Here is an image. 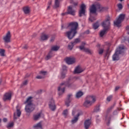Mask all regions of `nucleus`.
<instances>
[{
	"label": "nucleus",
	"instance_id": "8fccbe9b",
	"mask_svg": "<svg viewBox=\"0 0 129 129\" xmlns=\"http://www.w3.org/2000/svg\"><path fill=\"white\" fill-rule=\"evenodd\" d=\"M28 84V80H25L23 82V85H27Z\"/></svg>",
	"mask_w": 129,
	"mask_h": 129
},
{
	"label": "nucleus",
	"instance_id": "473e14b6",
	"mask_svg": "<svg viewBox=\"0 0 129 129\" xmlns=\"http://www.w3.org/2000/svg\"><path fill=\"white\" fill-rule=\"evenodd\" d=\"M59 48L60 47L59 46H52L51 47V52H52V51H58V50H59Z\"/></svg>",
	"mask_w": 129,
	"mask_h": 129
},
{
	"label": "nucleus",
	"instance_id": "2f4dec72",
	"mask_svg": "<svg viewBox=\"0 0 129 129\" xmlns=\"http://www.w3.org/2000/svg\"><path fill=\"white\" fill-rule=\"evenodd\" d=\"M96 20V18H95L94 17L92 16V14H90V17L89 18V21L91 22V23L93 22L94 21H95Z\"/></svg>",
	"mask_w": 129,
	"mask_h": 129
},
{
	"label": "nucleus",
	"instance_id": "c756f323",
	"mask_svg": "<svg viewBox=\"0 0 129 129\" xmlns=\"http://www.w3.org/2000/svg\"><path fill=\"white\" fill-rule=\"evenodd\" d=\"M33 127L36 128H42V124L41 123V122H39L37 124L34 125L33 126Z\"/></svg>",
	"mask_w": 129,
	"mask_h": 129
},
{
	"label": "nucleus",
	"instance_id": "de8ad7c7",
	"mask_svg": "<svg viewBox=\"0 0 129 129\" xmlns=\"http://www.w3.org/2000/svg\"><path fill=\"white\" fill-rule=\"evenodd\" d=\"M80 50H83L84 51V49H85V47L84 46L81 45L79 46Z\"/></svg>",
	"mask_w": 129,
	"mask_h": 129
},
{
	"label": "nucleus",
	"instance_id": "f704fd0d",
	"mask_svg": "<svg viewBox=\"0 0 129 129\" xmlns=\"http://www.w3.org/2000/svg\"><path fill=\"white\" fill-rule=\"evenodd\" d=\"M81 40H80V38H76L75 39V41L74 42H73V44H74V45H76V44H78V43H80Z\"/></svg>",
	"mask_w": 129,
	"mask_h": 129
},
{
	"label": "nucleus",
	"instance_id": "dca6fc26",
	"mask_svg": "<svg viewBox=\"0 0 129 129\" xmlns=\"http://www.w3.org/2000/svg\"><path fill=\"white\" fill-rule=\"evenodd\" d=\"M96 11H97V7H96V4H93L90 7V14H95L96 13Z\"/></svg>",
	"mask_w": 129,
	"mask_h": 129
},
{
	"label": "nucleus",
	"instance_id": "c85d7f7f",
	"mask_svg": "<svg viewBox=\"0 0 129 129\" xmlns=\"http://www.w3.org/2000/svg\"><path fill=\"white\" fill-rule=\"evenodd\" d=\"M82 95H83V92L81 91H79L78 93H77L76 97V98H80V97H81Z\"/></svg>",
	"mask_w": 129,
	"mask_h": 129
},
{
	"label": "nucleus",
	"instance_id": "a878e982",
	"mask_svg": "<svg viewBox=\"0 0 129 129\" xmlns=\"http://www.w3.org/2000/svg\"><path fill=\"white\" fill-rule=\"evenodd\" d=\"M60 7V1L59 0H55L54 5L53 6V9H57Z\"/></svg>",
	"mask_w": 129,
	"mask_h": 129
},
{
	"label": "nucleus",
	"instance_id": "680f3d73",
	"mask_svg": "<svg viewBox=\"0 0 129 129\" xmlns=\"http://www.w3.org/2000/svg\"><path fill=\"white\" fill-rule=\"evenodd\" d=\"M66 15H68V14H67V12H66V13H62V14H61V16H66Z\"/></svg>",
	"mask_w": 129,
	"mask_h": 129
},
{
	"label": "nucleus",
	"instance_id": "423d86ee",
	"mask_svg": "<svg viewBox=\"0 0 129 129\" xmlns=\"http://www.w3.org/2000/svg\"><path fill=\"white\" fill-rule=\"evenodd\" d=\"M124 18H125V14H120L117 20L114 22V26H116V27H119V25L121 24L122 22H123Z\"/></svg>",
	"mask_w": 129,
	"mask_h": 129
},
{
	"label": "nucleus",
	"instance_id": "4d7b16f0",
	"mask_svg": "<svg viewBox=\"0 0 129 129\" xmlns=\"http://www.w3.org/2000/svg\"><path fill=\"white\" fill-rule=\"evenodd\" d=\"M76 113V110H73V112H72V115H73V116L75 115Z\"/></svg>",
	"mask_w": 129,
	"mask_h": 129
},
{
	"label": "nucleus",
	"instance_id": "f257e3e1",
	"mask_svg": "<svg viewBox=\"0 0 129 129\" xmlns=\"http://www.w3.org/2000/svg\"><path fill=\"white\" fill-rule=\"evenodd\" d=\"M68 29L70 31H67L64 33L66 37H68L69 40H72L75 36H76L77 33V29L78 28V23L72 22L68 26Z\"/></svg>",
	"mask_w": 129,
	"mask_h": 129
},
{
	"label": "nucleus",
	"instance_id": "338daca9",
	"mask_svg": "<svg viewBox=\"0 0 129 129\" xmlns=\"http://www.w3.org/2000/svg\"><path fill=\"white\" fill-rule=\"evenodd\" d=\"M47 10H50V6L49 5H48V6L47 7V9H46Z\"/></svg>",
	"mask_w": 129,
	"mask_h": 129
},
{
	"label": "nucleus",
	"instance_id": "72a5a7b5",
	"mask_svg": "<svg viewBox=\"0 0 129 129\" xmlns=\"http://www.w3.org/2000/svg\"><path fill=\"white\" fill-rule=\"evenodd\" d=\"M84 52H85L86 53H88V54H92V51L91 50L86 48L85 47L84 49Z\"/></svg>",
	"mask_w": 129,
	"mask_h": 129
},
{
	"label": "nucleus",
	"instance_id": "4468645a",
	"mask_svg": "<svg viewBox=\"0 0 129 129\" xmlns=\"http://www.w3.org/2000/svg\"><path fill=\"white\" fill-rule=\"evenodd\" d=\"M73 96V95L72 94H69L68 95L67 99L66 100V105L68 107L70 106V103L71 102L72 100V97Z\"/></svg>",
	"mask_w": 129,
	"mask_h": 129
},
{
	"label": "nucleus",
	"instance_id": "39448f33",
	"mask_svg": "<svg viewBox=\"0 0 129 129\" xmlns=\"http://www.w3.org/2000/svg\"><path fill=\"white\" fill-rule=\"evenodd\" d=\"M124 52V46H119L116 50L115 52L112 56L113 61H118L119 60V54H122Z\"/></svg>",
	"mask_w": 129,
	"mask_h": 129
},
{
	"label": "nucleus",
	"instance_id": "6e6d98bb",
	"mask_svg": "<svg viewBox=\"0 0 129 129\" xmlns=\"http://www.w3.org/2000/svg\"><path fill=\"white\" fill-rule=\"evenodd\" d=\"M52 5V1H49L48 3V6H51Z\"/></svg>",
	"mask_w": 129,
	"mask_h": 129
},
{
	"label": "nucleus",
	"instance_id": "393cba45",
	"mask_svg": "<svg viewBox=\"0 0 129 129\" xmlns=\"http://www.w3.org/2000/svg\"><path fill=\"white\" fill-rule=\"evenodd\" d=\"M107 31H108V29L103 28V30H101L100 32V37H103L107 33Z\"/></svg>",
	"mask_w": 129,
	"mask_h": 129
},
{
	"label": "nucleus",
	"instance_id": "1a4fd4ad",
	"mask_svg": "<svg viewBox=\"0 0 129 129\" xmlns=\"http://www.w3.org/2000/svg\"><path fill=\"white\" fill-rule=\"evenodd\" d=\"M86 10V6L84 4H82L80 7V10L79 13V17H82L85 15V12Z\"/></svg>",
	"mask_w": 129,
	"mask_h": 129
},
{
	"label": "nucleus",
	"instance_id": "5701e85b",
	"mask_svg": "<svg viewBox=\"0 0 129 129\" xmlns=\"http://www.w3.org/2000/svg\"><path fill=\"white\" fill-rule=\"evenodd\" d=\"M96 7H97V11L98 12H103L104 10H105V8L104 7H102L101 5L99 4H96Z\"/></svg>",
	"mask_w": 129,
	"mask_h": 129
},
{
	"label": "nucleus",
	"instance_id": "7ed1b4c3",
	"mask_svg": "<svg viewBox=\"0 0 129 129\" xmlns=\"http://www.w3.org/2000/svg\"><path fill=\"white\" fill-rule=\"evenodd\" d=\"M67 87H72V84L69 82V81L61 83L57 88L58 94L59 96L62 95L65 92V88Z\"/></svg>",
	"mask_w": 129,
	"mask_h": 129
},
{
	"label": "nucleus",
	"instance_id": "a211bd4d",
	"mask_svg": "<svg viewBox=\"0 0 129 129\" xmlns=\"http://www.w3.org/2000/svg\"><path fill=\"white\" fill-rule=\"evenodd\" d=\"M42 112H40L33 115V119L34 120H39L42 116Z\"/></svg>",
	"mask_w": 129,
	"mask_h": 129
},
{
	"label": "nucleus",
	"instance_id": "2eb2a0df",
	"mask_svg": "<svg viewBox=\"0 0 129 129\" xmlns=\"http://www.w3.org/2000/svg\"><path fill=\"white\" fill-rule=\"evenodd\" d=\"M75 13H76V11H75V10L73 9L72 7L69 6L68 7V10H67L68 15H71V16H75Z\"/></svg>",
	"mask_w": 129,
	"mask_h": 129
},
{
	"label": "nucleus",
	"instance_id": "79ce46f5",
	"mask_svg": "<svg viewBox=\"0 0 129 129\" xmlns=\"http://www.w3.org/2000/svg\"><path fill=\"white\" fill-rule=\"evenodd\" d=\"M62 72H67V67L65 65L62 66Z\"/></svg>",
	"mask_w": 129,
	"mask_h": 129
},
{
	"label": "nucleus",
	"instance_id": "09e8293b",
	"mask_svg": "<svg viewBox=\"0 0 129 129\" xmlns=\"http://www.w3.org/2000/svg\"><path fill=\"white\" fill-rule=\"evenodd\" d=\"M36 78H37V79H42V78H44V77L41 76H37Z\"/></svg>",
	"mask_w": 129,
	"mask_h": 129
},
{
	"label": "nucleus",
	"instance_id": "052dcab7",
	"mask_svg": "<svg viewBox=\"0 0 129 129\" xmlns=\"http://www.w3.org/2000/svg\"><path fill=\"white\" fill-rule=\"evenodd\" d=\"M108 53H109V48H108L107 49V51L106 52V55H107L108 54Z\"/></svg>",
	"mask_w": 129,
	"mask_h": 129
},
{
	"label": "nucleus",
	"instance_id": "9b49d317",
	"mask_svg": "<svg viewBox=\"0 0 129 129\" xmlns=\"http://www.w3.org/2000/svg\"><path fill=\"white\" fill-rule=\"evenodd\" d=\"M16 112H15L14 113V120H17L18 119V117H20L21 116V114H22V112H21V110L19 109V106H16Z\"/></svg>",
	"mask_w": 129,
	"mask_h": 129
},
{
	"label": "nucleus",
	"instance_id": "58836bf2",
	"mask_svg": "<svg viewBox=\"0 0 129 129\" xmlns=\"http://www.w3.org/2000/svg\"><path fill=\"white\" fill-rule=\"evenodd\" d=\"M62 114L64 115V117H67V115H68V110H64L62 113Z\"/></svg>",
	"mask_w": 129,
	"mask_h": 129
},
{
	"label": "nucleus",
	"instance_id": "a19ab883",
	"mask_svg": "<svg viewBox=\"0 0 129 129\" xmlns=\"http://www.w3.org/2000/svg\"><path fill=\"white\" fill-rule=\"evenodd\" d=\"M114 104H113V105L111 106L110 107L108 108V109H107V113H108V112H109V111H110V110H111V109H112L113 108V107H114Z\"/></svg>",
	"mask_w": 129,
	"mask_h": 129
},
{
	"label": "nucleus",
	"instance_id": "13d9d810",
	"mask_svg": "<svg viewBox=\"0 0 129 129\" xmlns=\"http://www.w3.org/2000/svg\"><path fill=\"white\" fill-rule=\"evenodd\" d=\"M24 49H25V50H26V49H28V45H25L24 46H23V47Z\"/></svg>",
	"mask_w": 129,
	"mask_h": 129
},
{
	"label": "nucleus",
	"instance_id": "49530a36",
	"mask_svg": "<svg viewBox=\"0 0 129 129\" xmlns=\"http://www.w3.org/2000/svg\"><path fill=\"white\" fill-rule=\"evenodd\" d=\"M103 49H100L99 50V55H102L103 53Z\"/></svg>",
	"mask_w": 129,
	"mask_h": 129
},
{
	"label": "nucleus",
	"instance_id": "4c0bfd02",
	"mask_svg": "<svg viewBox=\"0 0 129 129\" xmlns=\"http://www.w3.org/2000/svg\"><path fill=\"white\" fill-rule=\"evenodd\" d=\"M13 126H14V123L13 122H11V123H8V124L7 125V127L8 129H11V127H13Z\"/></svg>",
	"mask_w": 129,
	"mask_h": 129
},
{
	"label": "nucleus",
	"instance_id": "4be33fe9",
	"mask_svg": "<svg viewBox=\"0 0 129 129\" xmlns=\"http://www.w3.org/2000/svg\"><path fill=\"white\" fill-rule=\"evenodd\" d=\"M105 120L106 122L107 125H109V122L110 121V115H109V114L107 113L105 115Z\"/></svg>",
	"mask_w": 129,
	"mask_h": 129
},
{
	"label": "nucleus",
	"instance_id": "0eeeda50",
	"mask_svg": "<svg viewBox=\"0 0 129 129\" xmlns=\"http://www.w3.org/2000/svg\"><path fill=\"white\" fill-rule=\"evenodd\" d=\"M109 21H110V17L108 16L106 20L102 23V26L103 29L109 30V26H110V22Z\"/></svg>",
	"mask_w": 129,
	"mask_h": 129
},
{
	"label": "nucleus",
	"instance_id": "0e129e2a",
	"mask_svg": "<svg viewBox=\"0 0 129 129\" xmlns=\"http://www.w3.org/2000/svg\"><path fill=\"white\" fill-rule=\"evenodd\" d=\"M78 5V3H74V6H77Z\"/></svg>",
	"mask_w": 129,
	"mask_h": 129
},
{
	"label": "nucleus",
	"instance_id": "603ef678",
	"mask_svg": "<svg viewBox=\"0 0 129 129\" xmlns=\"http://www.w3.org/2000/svg\"><path fill=\"white\" fill-rule=\"evenodd\" d=\"M90 33V32L89 31V30H87L85 32V34H86L87 35H88V34H89Z\"/></svg>",
	"mask_w": 129,
	"mask_h": 129
},
{
	"label": "nucleus",
	"instance_id": "aec40b11",
	"mask_svg": "<svg viewBox=\"0 0 129 129\" xmlns=\"http://www.w3.org/2000/svg\"><path fill=\"white\" fill-rule=\"evenodd\" d=\"M23 10L25 15H30V13H31V9L29 7H25L23 8Z\"/></svg>",
	"mask_w": 129,
	"mask_h": 129
},
{
	"label": "nucleus",
	"instance_id": "f03ea898",
	"mask_svg": "<svg viewBox=\"0 0 129 129\" xmlns=\"http://www.w3.org/2000/svg\"><path fill=\"white\" fill-rule=\"evenodd\" d=\"M32 98L33 97L32 96L28 97L26 101L24 102V104H27L25 109L27 113H31L32 111L35 110V105L33 103Z\"/></svg>",
	"mask_w": 129,
	"mask_h": 129
},
{
	"label": "nucleus",
	"instance_id": "e2e57ef3",
	"mask_svg": "<svg viewBox=\"0 0 129 129\" xmlns=\"http://www.w3.org/2000/svg\"><path fill=\"white\" fill-rule=\"evenodd\" d=\"M126 30L127 31H128V32L129 31V26H127L126 27Z\"/></svg>",
	"mask_w": 129,
	"mask_h": 129
},
{
	"label": "nucleus",
	"instance_id": "20e7f679",
	"mask_svg": "<svg viewBox=\"0 0 129 129\" xmlns=\"http://www.w3.org/2000/svg\"><path fill=\"white\" fill-rule=\"evenodd\" d=\"M96 101V98L94 96H88L86 98L85 102L84 103V106L85 107H89L91 106L94 102Z\"/></svg>",
	"mask_w": 129,
	"mask_h": 129
},
{
	"label": "nucleus",
	"instance_id": "9d476101",
	"mask_svg": "<svg viewBox=\"0 0 129 129\" xmlns=\"http://www.w3.org/2000/svg\"><path fill=\"white\" fill-rule=\"evenodd\" d=\"M12 95L13 92L12 91H10L5 93L3 97V100L4 101H7V100H11V99H12Z\"/></svg>",
	"mask_w": 129,
	"mask_h": 129
},
{
	"label": "nucleus",
	"instance_id": "6e6552de",
	"mask_svg": "<svg viewBox=\"0 0 129 129\" xmlns=\"http://www.w3.org/2000/svg\"><path fill=\"white\" fill-rule=\"evenodd\" d=\"M48 105L49 108L52 111H54L56 109V104H55V100L53 98H51L49 100Z\"/></svg>",
	"mask_w": 129,
	"mask_h": 129
},
{
	"label": "nucleus",
	"instance_id": "69168bd1",
	"mask_svg": "<svg viewBox=\"0 0 129 129\" xmlns=\"http://www.w3.org/2000/svg\"><path fill=\"white\" fill-rule=\"evenodd\" d=\"M61 30H63L64 29V25L63 24L61 25Z\"/></svg>",
	"mask_w": 129,
	"mask_h": 129
},
{
	"label": "nucleus",
	"instance_id": "6ab92c4d",
	"mask_svg": "<svg viewBox=\"0 0 129 129\" xmlns=\"http://www.w3.org/2000/svg\"><path fill=\"white\" fill-rule=\"evenodd\" d=\"M79 116H80V113H78L76 116L74 117L73 119L71 120V122L72 124H74V123H76L77 121H78V119H79Z\"/></svg>",
	"mask_w": 129,
	"mask_h": 129
},
{
	"label": "nucleus",
	"instance_id": "f8f14e48",
	"mask_svg": "<svg viewBox=\"0 0 129 129\" xmlns=\"http://www.w3.org/2000/svg\"><path fill=\"white\" fill-rule=\"evenodd\" d=\"M11 32L8 31L6 34V36H4L3 40L5 43H11Z\"/></svg>",
	"mask_w": 129,
	"mask_h": 129
},
{
	"label": "nucleus",
	"instance_id": "bb28decb",
	"mask_svg": "<svg viewBox=\"0 0 129 129\" xmlns=\"http://www.w3.org/2000/svg\"><path fill=\"white\" fill-rule=\"evenodd\" d=\"M48 38H49L48 35L42 34L40 36V40L41 41H45L46 40H48Z\"/></svg>",
	"mask_w": 129,
	"mask_h": 129
},
{
	"label": "nucleus",
	"instance_id": "c03bdc74",
	"mask_svg": "<svg viewBox=\"0 0 129 129\" xmlns=\"http://www.w3.org/2000/svg\"><path fill=\"white\" fill-rule=\"evenodd\" d=\"M46 73H47V72L43 71H41L39 72V74H42V75H44V76L46 75Z\"/></svg>",
	"mask_w": 129,
	"mask_h": 129
},
{
	"label": "nucleus",
	"instance_id": "ea45409f",
	"mask_svg": "<svg viewBox=\"0 0 129 129\" xmlns=\"http://www.w3.org/2000/svg\"><path fill=\"white\" fill-rule=\"evenodd\" d=\"M100 106L98 105V106L96 107L94 109V112H98V111H100Z\"/></svg>",
	"mask_w": 129,
	"mask_h": 129
},
{
	"label": "nucleus",
	"instance_id": "ddd939ff",
	"mask_svg": "<svg viewBox=\"0 0 129 129\" xmlns=\"http://www.w3.org/2000/svg\"><path fill=\"white\" fill-rule=\"evenodd\" d=\"M66 62L68 65H71L76 62V59L74 57H67L66 58Z\"/></svg>",
	"mask_w": 129,
	"mask_h": 129
},
{
	"label": "nucleus",
	"instance_id": "f3484780",
	"mask_svg": "<svg viewBox=\"0 0 129 129\" xmlns=\"http://www.w3.org/2000/svg\"><path fill=\"white\" fill-rule=\"evenodd\" d=\"M90 124H91V119H87L84 122V127L85 129H89V126H90Z\"/></svg>",
	"mask_w": 129,
	"mask_h": 129
},
{
	"label": "nucleus",
	"instance_id": "37998d69",
	"mask_svg": "<svg viewBox=\"0 0 129 129\" xmlns=\"http://www.w3.org/2000/svg\"><path fill=\"white\" fill-rule=\"evenodd\" d=\"M118 10H122V5L121 4H118L117 5Z\"/></svg>",
	"mask_w": 129,
	"mask_h": 129
},
{
	"label": "nucleus",
	"instance_id": "864d4df0",
	"mask_svg": "<svg viewBox=\"0 0 129 129\" xmlns=\"http://www.w3.org/2000/svg\"><path fill=\"white\" fill-rule=\"evenodd\" d=\"M116 114H117V110H116L114 111V112H113V115H116Z\"/></svg>",
	"mask_w": 129,
	"mask_h": 129
},
{
	"label": "nucleus",
	"instance_id": "a18cd8bd",
	"mask_svg": "<svg viewBox=\"0 0 129 129\" xmlns=\"http://www.w3.org/2000/svg\"><path fill=\"white\" fill-rule=\"evenodd\" d=\"M112 98V96H109L107 98V101H110Z\"/></svg>",
	"mask_w": 129,
	"mask_h": 129
},
{
	"label": "nucleus",
	"instance_id": "c9c22d12",
	"mask_svg": "<svg viewBox=\"0 0 129 129\" xmlns=\"http://www.w3.org/2000/svg\"><path fill=\"white\" fill-rule=\"evenodd\" d=\"M6 52V50L4 49H0V55L2 57H4L5 56V52Z\"/></svg>",
	"mask_w": 129,
	"mask_h": 129
},
{
	"label": "nucleus",
	"instance_id": "cd10ccee",
	"mask_svg": "<svg viewBox=\"0 0 129 129\" xmlns=\"http://www.w3.org/2000/svg\"><path fill=\"white\" fill-rule=\"evenodd\" d=\"M74 46H75V44L73 43V42H71L69 44L68 46V49H69V50H72Z\"/></svg>",
	"mask_w": 129,
	"mask_h": 129
},
{
	"label": "nucleus",
	"instance_id": "412c9836",
	"mask_svg": "<svg viewBox=\"0 0 129 129\" xmlns=\"http://www.w3.org/2000/svg\"><path fill=\"white\" fill-rule=\"evenodd\" d=\"M82 72H83V70H82L80 66L77 67L74 71L75 74H79V73H82Z\"/></svg>",
	"mask_w": 129,
	"mask_h": 129
},
{
	"label": "nucleus",
	"instance_id": "774afa93",
	"mask_svg": "<svg viewBox=\"0 0 129 129\" xmlns=\"http://www.w3.org/2000/svg\"><path fill=\"white\" fill-rule=\"evenodd\" d=\"M82 46H84H84H85V43L82 42Z\"/></svg>",
	"mask_w": 129,
	"mask_h": 129
},
{
	"label": "nucleus",
	"instance_id": "b1692460",
	"mask_svg": "<svg viewBox=\"0 0 129 129\" xmlns=\"http://www.w3.org/2000/svg\"><path fill=\"white\" fill-rule=\"evenodd\" d=\"M53 57V52L52 50H50L49 52L48 53V54L45 57V59L47 61L48 60H50L51 58Z\"/></svg>",
	"mask_w": 129,
	"mask_h": 129
},
{
	"label": "nucleus",
	"instance_id": "bf43d9fd",
	"mask_svg": "<svg viewBox=\"0 0 129 129\" xmlns=\"http://www.w3.org/2000/svg\"><path fill=\"white\" fill-rule=\"evenodd\" d=\"M118 89H119V87H116L115 88V91H117V90H118Z\"/></svg>",
	"mask_w": 129,
	"mask_h": 129
},
{
	"label": "nucleus",
	"instance_id": "3c124183",
	"mask_svg": "<svg viewBox=\"0 0 129 129\" xmlns=\"http://www.w3.org/2000/svg\"><path fill=\"white\" fill-rule=\"evenodd\" d=\"M54 40H55V37H52L50 39V42H54Z\"/></svg>",
	"mask_w": 129,
	"mask_h": 129
},
{
	"label": "nucleus",
	"instance_id": "7c9ffc66",
	"mask_svg": "<svg viewBox=\"0 0 129 129\" xmlns=\"http://www.w3.org/2000/svg\"><path fill=\"white\" fill-rule=\"evenodd\" d=\"M93 28L94 30H96V29H98V28H99V23H98V22H96L93 24Z\"/></svg>",
	"mask_w": 129,
	"mask_h": 129
},
{
	"label": "nucleus",
	"instance_id": "5fc2aeb1",
	"mask_svg": "<svg viewBox=\"0 0 129 129\" xmlns=\"http://www.w3.org/2000/svg\"><path fill=\"white\" fill-rule=\"evenodd\" d=\"M3 121L4 122H7V121H8V119H7L6 118H3Z\"/></svg>",
	"mask_w": 129,
	"mask_h": 129
},
{
	"label": "nucleus",
	"instance_id": "e433bc0d",
	"mask_svg": "<svg viewBox=\"0 0 129 129\" xmlns=\"http://www.w3.org/2000/svg\"><path fill=\"white\" fill-rule=\"evenodd\" d=\"M66 77V72H61V79H64Z\"/></svg>",
	"mask_w": 129,
	"mask_h": 129
}]
</instances>
